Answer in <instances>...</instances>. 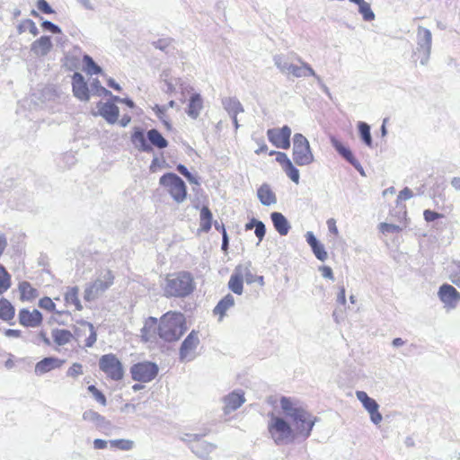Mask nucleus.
Wrapping results in <instances>:
<instances>
[{
    "mask_svg": "<svg viewBox=\"0 0 460 460\" xmlns=\"http://www.w3.org/2000/svg\"><path fill=\"white\" fill-rule=\"evenodd\" d=\"M279 402L285 416L289 418L294 425L296 437L309 438L318 418L313 416L297 402H294L289 397L282 396Z\"/></svg>",
    "mask_w": 460,
    "mask_h": 460,
    "instance_id": "1",
    "label": "nucleus"
},
{
    "mask_svg": "<svg viewBox=\"0 0 460 460\" xmlns=\"http://www.w3.org/2000/svg\"><path fill=\"white\" fill-rule=\"evenodd\" d=\"M186 321L183 314L169 311L163 314L158 324V336L167 342L176 341L186 332Z\"/></svg>",
    "mask_w": 460,
    "mask_h": 460,
    "instance_id": "2",
    "label": "nucleus"
},
{
    "mask_svg": "<svg viewBox=\"0 0 460 460\" xmlns=\"http://www.w3.org/2000/svg\"><path fill=\"white\" fill-rule=\"evenodd\" d=\"M195 289L194 279L189 271L169 275L164 288L166 297H186Z\"/></svg>",
    "mask_w": 460,
    "mask_h": 460,
    "instance_id": "3",
    "label": "nucleus"
},
{
    "mask_svg": "<svg viewBox=\"0 0 460 460\" xmlns=\"http://www.w3.org/2000/svg\"><path fill=\"white\" fill-rule=\"evenodd\" d=\"M131 142L135 148L145 153H153L154 146L158 149H164L168 146V141L156 128H151L145 134L143 128L135 127L131 135Z\"/></svg>",
    "mask_w": 460,
    "mask_h": 460,
    "instance_id": "4",
    "label": "nucleus"
},
{
    "mask_svg": "<svg viewBox=\"0 0 460 460\" xmlns=\"http://www.w3.org/2000/svg\"><path fill=\"white\" fill-rule=\"evenodd\" d=\"M268 431L277 446L288 445L296 438L290 423L284 418L276 416L273 413L270 414Z\"/></svg>",
    "mask_w": 460,
    "mask_h": 460,
    "instance_id": "5",
    "label": "nucleus"
},
{
    "mask_svg": "<svg viewBox=\"0 0 460 460\" xmlns=\"http://www.w3.org/2000/svg\"><path fill=\"white\" fill-rule=\"evenodd\" d=\"M114 274L111 270H102L98 278L86 285L84 294V300L91 302L97 299L114 283Z\"/></svg>",
    "mask_w": 460,
    "mask_h": 460,
    "instance_id": "6",
    "label": "nucleus"
},
{
    "mask_svg": "<svg viewBox=\"0 0 460 460\" xmlns=\"http://www.w3.org/2000/svg\"><path fill=\"white\" fill-rule=\"evenodd\" d=\"M159 184L164 186L172 199L182 203L187 198V186L184 181L174 172H166L159 179Z\"/></svg>",
    "mask_w": 460,
    "mask_h": 460,
    "instance_id": "7",
    "label": "nucleus"
},
{
    "mask_svg": "<svg viewBox=\"0 0 460 460\" xmlns=\"http://www.w3.org/2000/svg\"><path fill=\"white\" fill-rule=\"evenodd\" d=\"M292 155L298 166L309 165L314 160L308 140L300 133L294 135Z\"/></svg>",
    "mask_w": 460,
    "mask_h": 460,
    "instance_id": "8",
    "label": "nucleus"
},
{
    "mask_svg": "<svg viewBox=\"0 0 460 460\" xmlns=\"http://www.w3.org/2000/svg\"><path fill=\"white\" fill-rule=\"evenodd\" d=\"M99 368L113 381H119L124 376L123 365L117 356L112 353L102 355L100 358Z\"/></svg>",
    "mask_w": 460,
    "mask_h": 460,
    "instance_id": "9",
    "label": "nucleus"
},
{
    "mask_svg": "<svg viewBox=\"0 0 460 460\" xmlns=\"http://www.w3.org/2000/svg\"><path fill=\"white\" fill-rule=\"evenodd\" d=\"M158 371V366L150 361L138 362L130 367L132 379L141 383H147L155 379Z\"/></svg>",
    "mask_w": 460,
    "mask_h": 460,
    "instance_id": "10",
    "label": "nucleus"
},
{
    "mask_svg": "<svg viewBox=\"0 0 460 460\" xmlns=\"http://www.w3.org/2000/svg\"><path fill=\"white\" fill-rule=\"evenodd\" d=\"M417 38H418L417 50H416L415 54L422 53V56L420 57V63L422 66H425L428 64V61H429V56H430V51H431V42H432L431 31L427 28L419 26Z\"/></svg>",
    "mask_w": 460,
    "mask_h": 460,
    "instance_id": "11",
    "label": "nucleus"
},
{
    "mask_svg": "<svg viewBox=\"0 0 460 460\" xmlns=\"http://www.w3.org/2000/svg\"><path fill=\"white\" fill-rule=\"evenodd\" d=\"M199 344V332L192 330L183 340L180 347L179 359L181 362L191 361L195 358V349Z\"/></svg>",
    "mask_w": 460,
    "mask_h": 460,
    "instance_id": "12",
    "label": "nucleus"
},
{
    "mask_svg": "<svg viewBox=\"0 0 460 460\" xmlns=\"http://www.w3.org/2000/svg\"><path fill=\"white\" fill-rule=\"evenodd\" d=\"M187 437L191 438L190 440V449L201 459L208 460L209 455L217 448L215 444L202 440L203 435L188 434Z\"/></svg>",
    "mask_w": 460,
    "mask_h": 460,
    "instance_id": "13",
    "label": "nucleus"
},
{
    "mask_svg": "<svg viewBox=\"0 0 460 460\" xmlns=\"http://www.w3.org/2000/svg\"><path fill=\"white\" fill-rule=\"evenodd\" d=\"M356 396L366 411L369 413L371 421L374 424L378 425L382 421L383 417L379 412V404L376 401L369 397L364 391H357Z\"/></svg>",
    "mask_w": 460,
    "mask_h": 460,
    "instance_id": "14",
    "label": "nucleus"
},
{
    "mask_svg": "<svg viewBox=\"0 0 460 460\" xmlns=\"http://www.w3.org/2000/svg\"><path fill=\"white\" fill-rule=\"evenodd\" d=\"M83 420L93 423L95 428L105 435H111L114 428L110 420L93 410L84 411Z\"/></svg>",
    "mask_w": 460,
    "mask_h": 460,
    "instance_id": "15",
    "label": "nucleus"
},
{
    "mask_svg": "<svg viewBox=\"0 0 460 460\" xmlns=\"http://www.w3.org/2000/svg\"><path fill=\"white\" fill-rule=\"evenodd\" d=\"M267 135L269 140L276 147L288 149L290 146L291 129L288 126H284L280 129H268Z\"/></svg>",
    "mask_w": 460,
    "mask_h": 460,
    "instance_id": "16",
    "label": "nucleus"
},
{
    "mask_svg": "<svg viewBox=\"0 0 460 460\" xmlns=\"http://www.w3.org/2000/svg\"><path fill=\"white\" fill-rule=\"evenodd\" d=\"M438 295L447 308H456L460 301V293L449 284H443L439 288Z\"/></svg>",
    "mask_w": 460,
    "mask_h": 460,
    "instance_id": "17",
    "label": "nucleus"
},
{
    "mask_svg": "<svg viewBox=\"0 0 460 460\" xmlns=\"http://www.w3.org/2000/svg\"><path fill=\"white\" fill-rule=\"evenodd\" d=\"M42 314L37 309H33L31 312L26 308H22L19 311V323L24 327H38L42 323Z\"/></svg>",
    "mask_w": 460,
    "mask_h": 460,
    "instance_id": "18",
    "label": "nucleus"
},
{
    "mask_svg": "<svg viewBox=\"0 0 460 460\" xmlns=\"http://www.w3.org/2000/svg\"><path fill=\"white\" fill-rule=\"evenodd\" d=\"M158 320L155 317L149 316L146 319L144 326L140 330L141 341L144 342H153L158 335Z\"/></svg>",
    "mask_w": 460,
    "mask_h": 460,
    "instance_id": "19",
    "label": "nucleus"
},
{
    "mask_svg": "<svg viewBox=\"0 0 460 460\" xmlns=\"http://www.w3.org/2000/svg\"><path fill=\"white\" fill-rule=\"evenodd\" d=\"M72 86L73 93L75 97L82 101H86L89 99V88L84 80L83 75L79 72H75L72 76Z\"/></svg>",
    "mask_w": 460,
    "mask_h": 460,
    "instance_id": "20",
    "label": "nucleus"
},
{
    "mask_svg": "<svg viewBox=\"0 0 460 460\" xmlns=\"http://www.w3.org/2000/svg\"><path fill=\"white\" fill-rule=\"evenodd\" d=\"M305 240L314 256L321 261H325L328 258L327 252L323 244L316 238L313 232L308 231L305 234Z\"/></svg>",
    "mask_w": 460,
    "mask_h": 460,
    "instance_id": "21",
    "label": "nucleus"
},
{
    "mask_svg": "<svg viewBox=\"0 0 460 460\" xmlns=\"http://www.w3.org/2000/svg\"><path fill=\"white\" fill-rule=\"evenodd\" d=\"M245 402L243 393L232 392L224 397V412L229 414L237 410Z\"/></svg>",
    "mask_w": 460,
    "mask_h": 460,
    "instance_id": "22",
    "label": "nucleus"
},
{
    "mask_svg": "<svg viewBox=\"0 0 460 460\" xmlns=\"http://www.w3.org/2000/svg\"><path fill=\"white\" fill-rule=\"evenodd\" d=\"M53 44L50 36H41L31 45V51L36 56H47L52 49Z\"/></svg>",
    "mask_w": 460,
    "mask_h": 460,
    "instance_id": "23",
    "label": "nucleus"
},
{
    "mask_svg": "<svg viewBox=\"0 0 460 460\" xmlns=\"http://www.w3.org/2000/svg\"><path fill=\"white\" fill-rule=\"evenodd\" d=\"M63 362V360L55 357L44 358L36 364L35 373L36 375H43L51 371L52 369L60 367Z\"/></svg>",
    "mask_w": 460,
    "mask_h": 460,
    "instance_id": "24",
    "label": "nucleus"
},
{
    "mask_svg": "<svg viewBox=\"0 0 460 460\" xmlns=\"http://www.w3.org/2000/svg\"><path fill=\"white\" fill-rule=\"evenodd\" d=\"M297 60L301 63L302 66H297L292 64L288 75H292L295 77L314 76L319 83L322 82L321 78L315 74L314 70L308 63L304 62L300 58H298Z\"/></svg>",
    "mask_w": 460,
    "mask_h": 460,
    "instance_id": "25",
    "label": "nucleus"
},
{
    "mask_svg": "<svg viewBox=\"0 0 460 460\" xmlns=\"http://www.w3.org/2000/svg\"><path fill=\"white\" fill-rule=\"evenodd\" d=\"M270 218L274 228L280 235H287L290 229V224L280 212H272Z\"/></svg>",
    "mask_w": 460,
    "mask_h": 460,
    "instance_id": "26",
    "label": "nucleus"
},
{
    "mask_svg": "<svg viewBox=\"0 0 460 460\" xmlns=\"http://www.w3.org/2000/svg\"><path fill=\"white\" fill-rule=\"evenodd\" d=\"M257 197L263 206H270L277 202L275 193L267 183H263L257 190Z\"/></svg>",
    "mask_w": 460,
    "mask_h": 460,
    "instance_id": "27",
    "label": "nucleus"
},
{
    "mask_svg": "<svg viewBox=\"0 0 460 460\" xmlns=\"http://www.w3.org/2000/svg\"><path fill=\"white\" fill-rule=\"evenodd\" d=\"M224 109L229 115H238L243 112V107L236 97H225L222 99Z\"/></svg>",
    "mask_w": 460,
    "mask_h": 460,
    "instance_id": "28",
    "label": "nucleus"
},
{
    "mask_svg": "<svg viewBox=\"0 0 460 460\" xmlns=\"http://www.w3.org/2000/svg\"><path fill=\"white\" fill-rule=\"evenodd\" d=\"M234 305V297L231 294L225 296L213 309L216 315L220 316V320L226 315V311Z\"/></svg>",
    "mask_w": 460,
    "mask_h": 460,
    "instance_id": "29",
    "label": "nucleus"
},
{
    "mask_svg": "<svg viewBox=\"0 0 460 460\" xmlns=\"http://www.w3.org/2000/svg\"><path fill=\"white\" fill-rule=\"evenodd\" d=\"M331 144L332 147L336 150V152L344 158L348 163L351 164L355 157L351 152V150L345 146L340 140H338L335 137L332 136L330 137Z\"/></svg>",
    "mask_w": 460,
    "mask_h": 460,
    "instance_id": "30",
    "label": "nucleus"
},
{
    "mask_svg": "<svg viewBox=\"0 0 460 460\" xmlns=\"http://www.w3.org/2000/svg\"><path fill=\"white\" fill-rule=\"evenodd\" d=\"M239 269L240 267L235 269L228 281V288L236 295H242L243 291V276L238 272Z\"/></svg>",
    "mask_w": 460,
    "mask_h": 460,
    "instance_id": "31",
    "label": "nucleus"
},
{
    "mask_svg": "<svg viewBox=\"0 0 460 460\" xmlns=\"http://www.w3.org/2000/svg\"><path fill=\"white\" fill-rule=\"evenodd\" d=\"M349 2L358 5V13L362 15L364 21L371 22L375 20V13L372 11L370 4L365 0H349Z\"/></svg>",
    "mask_w": 460,
    "mask_h": 460,
    "instance_id": "32",
    "label": "nucleus"
},
{
    "mask_svg": "<svg viewBox=\"0 0 460 460\" xmlns=\"http://www.w3.org/2000/svg\"><path fill=\"white\" fill-rule=\"evenodd\" d=\"M203 107V100L199 93H193L187 106L188 115H199Z\"/></svg>",
    "mask_w": 460,
    "mask_h": 460,
    "instance_id": "33",
    "label": "nucleus"
},
{
    "mask_svg": "<svg viewBox=\"0 0 460 460\" xmlns=\"http://www.w3.org/2000/svg\"><path fill=\"white\" fill-rule=\"evenodd\" d=\"M84 71L88 75H99L102 73V68L88 54L83 56Z\"/></svg>",
    "mask_w": 460,
    "mask_h": 460,
    "instance_id": "34",
    "label": "nucleus"
},
{
    "mask_svg": "<svg viewBox=\"0 0 460 460\" xmlns=\"http://www.w3.org/2000/svg\"><path fill=\"white\" fill-rule=\"evenodd\" d=\"M52 337L56 344L63 346L70 342L73 335L68 330L54 329L52 330Z\"/></svg>",
    "mask_w": 460,
    "mask_h": 460,
    "instance_id": "35",
    "label": "nucleus"
},
{
    "mask_svg": "<svg viewBox=\"0 0 460 460\" xmlns=\"http://www.w3.org/2000/svg\"><path fill=\"white\" fill-rule=\"evenodd\" d=\"M15 309L12 304L6 299L0 300V319L5 322L13 320Z\"/></svg>",
    "mask_w": 460,
    "mask_h": 460,
    "instance_id": "36",
    "label": "nucleus"
},
{
    "mask_svg": "<svg viewBox=\"0 0 460 460\" xmlns=\"http://www.w3.org/2000/svg\"><path fill=\"white\" fill-rule=\"evenodd\" d=\"M212 212L207 206H203L200 209V228L203 232L208 233L212 226Z\"/></svg>",
    "mask_w": 460,
    "mask_h": 460,
    "instance_id": "37",
    "label": "nucleus"
},
{
    "mask_svg": "<svg viewBox=\"0 0 460 460\" xmlns=\"http://www.w3.org/2000/svg\"><path fill=\"white\" fill-rule=\"evenodd\" d=\"M75 53L68 54L65 57L64 66L69 71H75L79 68L80 59L78 54L80 49L78 48L74 50Z\"/></svg>",
    "mask_w": 460,
    "mask_h": 460,
    "instance_id": "38",
    "label": "nucleus"
},
{
    "mask_svg": "<svg viewBox=\"0 0 460 460\" xmlns=\"http://www.w3.org/2000/svg\"><path fill=\"white\" fill-rule=\"evenodd\" d=\"M19 290L22 300L30 301L37 296V290L27 281H23L19 284Z\"/></svg>",
    "mask_w": 460,
    "mask_h": 460,
    "instance_id": "39",
    "label": "nucleus"
},
{
    "mask_svg": "<svg viewBox=\"0 0 460 460\" xmlns=\"http://www.w3.org/2000/svg\"><path fill=\"white\" fill-rule=\"evenodd\" d=\"M358 133L363 143L371 147L373 144L372 136L370 133V126L363 121L358 124Z\"/></svg>",
    "mask_w": 460,
    "mask_h": 460,
    "instance_id": "40",
    "label": "nucleus"
},
{
    "mask_svg": "<svg viewBox=\"0 0 460 460\" xmlns=\"http://www.w3.org/2000/svg\"><path fill=\"white\" fill-rule=\"evenodd\" d=\"M117 101L111 98V101H108L103 104L101 108L99 114L93 112V115H119V109L116 105Z\"/></svg>",
    "mask_w": 460,
    "mask_h": 460,
    "instance_id": "41",
    "label": "nucleus"
},
{
    "mask_svg": "<svg viewBox=\"0 0 460 460\" xmlns=\"http://www.w3.org/2000/svg\"><path fill=\"white\" fill-rule=\"evenodd\" d=\"M27 30L33 36H37L40 33L35 22L31 19H25L22 21L17 26V31L19 34L25 32Z\"/></svg>",
    "mask_w": 460,
    "mask_h": 460,
    "instance_id": "42",
    "label": "nucleus"
},
{
    "mask_svg": "<svg viewBox=\"0 0 460 460\" xmlns=\"http://www.w3.org/2000/svg\"><path fill=\"white\" fill-rule=\"evenodd\" d=\"M11 286V276L5 268L0 264V294L6 291Z\"/></svg>",
    "mask_w": 460,
    "mask_h": 460,
    "instance_id": "43",
    "label": "nucleus"
},
{
    "mask_svg": "<svg viewBox=\"0 0 460 460\" xmlns=\"http://www.w3.org/2000/svg\"><path fill=\"white\" fill-rule=\"evenodd\" d=\"M275 66L283 73L288 74L290 71L292 64L288 63V60L282 55H276L273 58Z\"/></svg>",
    "mask_w": 460,
    "mask_h": 460,
    "instance_id": "44",
    "label": "nucleus"
},
{
    "mask_svg": "<svg viewBox=\"0 0 460 460\" xmlns=\"http://www.w3.org/2000/svg\"><path fill=\"white\" fill-rule=\"evenodd\" d=\"M91 92L93 93V94H96L98 96L104 95V96H110L111 98L112 96L111 92L107 90L106 88H104L101 84V82L98 79L93 80V82L91 84Z\"/></svg>",
    "mask_w": 460,
    "mask_h": 460,
    "instance_id": "45",
    "label": "nucleus"
},
{
    "mask_svg": "<svg viewBox=\"0 0 460 460\" xmlns=\"http://www.w3.org/2000/svg\"><path fill=\"white\" fill-rule=\"evenodd\" d=\"M110 444L113 447L125 451L131 450L134 447V441L130 439H113L110 441Z\"/></svg>",
    "mask_w": 460,
    "mask_h": 460,
    "instance_id": "46",
    "label": "nucleus"
},
{
    "mask_svg": "<svg viewBox=\"0 0 460 460\" xmlns=\"http://www.w3.org/2000/svg\"><path fill=\"white\" fill-rule=\"evenodd\" d=\"M283 171L287 174V176L295 183H299L300 174L298 169L291 162L288 164Z\"/></svg>",
    "mask_w": 460,
    "mask_h": 460,
    "instance_id": "47",
    "label": "nucleus"
},
{
    "mask_svg": "<svg viewBox=\"0 0 460 460\" xmlns=\"http://www.w3.org/2000/svg\"><path fill=\"white\" fill-rule=\"evenodd\" d=\"M87 390L92 394V395L94 397V399L99 403H101L102 406H105L107 404L106 396L95 385H89Z\"/></svg>",
    "mask_w": 460,
    "mask_h": 460,
    "instance_id": "48",
    "label": "nucleus"
},
{
    "mask_svg": "<svg viewBox=\"0 0 460 460\" xmlns=\"http://www.w3.org/2000/svg\"><path fill=\"white\" fill-rule=\"evenodd\" d=\"M83 324L86 325L89 328V331H90V335L85 340V347L91 348V347L93 346V344L96 342V340H97L96 331L94 329V326L91 323L83 322Z\"/></svg>",
    "mask_w": 460,
    "mask_h": 460,
    "instance_id": "49",
    "label": "nucleus"
},
{
    "mask_svg": "<svg viewBox=\"0 0 460 460\" xmlns=\"http://www.w3.org/2000/svg\"><path fill=\"white\" fill-rule=\"evenodd\" d=\"M41 27L44 31H49L53 34L62 33V30L58 25H57L54 22L48 21V20H44V19L42 20Z\"/></svg>",
    "mask_w": 460,
    "mask_h": 460,
    "instance_id": "50",
    "label": "nucleus"
},
{
    "mask_svg": "<svg viewBox=\"0 0 460 460\" xmlns=\"http://www.w3.org/2000/svg\"><path fill=\"white\" fill-rule=\"evenodd\" d=\"M79 288L77 286L68 288L67 291L65 294V300L66 303H74L78 298Z\"/></svg>",
    "mask_w": 460,
    "mask_h": 460,
    "instance_id": "51",
    "label": "nucleus"
},
{
    "mask_svg": "<svg viewBox=\"0 0 460 460\" xmlns=\"http://www.w3.org/2000/svg\"><path fill=\"white\" fill-rule=\"evenodd\" d=\"M104 119L111 125L119 123L121 127L125 128L129 124L131 117H121L120 119H119V117H104Z\"/></svg>",
    "mask_w": 460,
    "mask_h": 460,
    "instance_id": "52",
    "label": "nucleus"
},
{
    "mask_svg": "<svg viewBox=\"0 0 460 460\" xmlns=\"http://www.w3.org/2000/svg\"><path fill=\"white\" fill-rule=\"evenodd\" d=\"M379 229L383 234L398 233L402 230L399 226L388 223H381Z\"/></svg>",
    "mask_w": 460,
    "mask_h": 460,
    "instance_id": "53",
    "label": "nucleus"
},
{
    "mask_svg": "<svg viewBox=\"0 0 460 460\" xmlns=\"http://www.w3.org/2000/svg\"><path fill=\"white\" fill-rule=\"evenodd\" d=\"M39 306L42 309L48 310V311H55L56 305L55 303L49 298V296H44L40 299L39 301Z\"/></svg>",
    "mask_w": 460,
    "mask_h": 460,
    "instance_id": "54",
    "label": "nucleus"
},
{
    "mask_svg": "<svg viewBox=\"0 0 460 460\" xmlns=\"http://www.w3.org/2000/svg\"><path fill=\"white\" fill-rule=\"evenodd\" d=\"M254 234L258 238L257 245L263 240L266 234V226L262 221H260L258 225L254 227Z\"/></svg>",
    "mask_w": 460,
    "mask_h": 460,
    "instance_id": "55",
    "label": "nucleus"
},
{
    "mask_svg": "<svg viewBox=\"0 0 460 460\" xmlns=\"http://www.w3.org/2000/svg\"><path fill=\"white\" fill-rule=\"evenodd\" d=\"M37 8L45 14L54 13V9L50 6L47 0H38Z\"/></svg>",
    "mask_w": 460,
    "mask_h": 460,
    "instance_id": "56",
    "label": "nucleus"
},
{
    "mask_svg": "<svg viewBox=\"0 0 460 460\" xmlns=\"http://www.w3.org/2000/svg\"><path fill=\"white\" fill-rule=\"evenodd\" d=\"M180 82V78H173L172 80H170L169 82L164 84L163 90L166 93L171 94L175 91L176 85H178Z\"/></svg>",
    "mask_w": 460,
    "mask_h": 460,
    "instance_id": "57",
    "label": "nucleus"
},
{
    "mask_svg": "<svg viewBox=\"0 0 460 460\" xmlns=\"http://www.w3.org/2000/svg\"><path fill=\"white\" fill-rule=\"evenodd\" d=\"M423 217H424V219L427 222H433V221H435L438 218L443 217L444 216L442 214H440V213L436 212V211H433V210H430V209H426L423 212Z\"/></svg>",
    "mask_w": 460,
    "mask_h": 460,
    "instance_id": "58",
    "label": "nucleus"
},
{
    "mask_svg": "<svg viewBox=\"0 0 460 460\" xmlns=\"http://www.w3.org/2000/svg\"><path fill=\"white\" fill-rule=\"evenodd\" d=\"M276 161L281 165L282 169H284L288 164H289L292 162L288 158L287 154L283 152L276 153Z\"/></svg>",
    "mask_w": 460,
    "mask_h": 460,
    "instance_id": "59",
    "label": "nucleus"
},
{
    "mask_svg": "<svg viewBox=\"0 0 460 460\" xmlns=\"http://www.w3.org/2000/svg\"><path fill=\"white\" fill-rule=\"evenodd\" d=\"M82 365L79 363H74L67 370V376H78L79 375L83 374L82 370Z\"/></svg>",
    "mask_w": 460,
    "mask_h": 460,
    "instance_id": "60",
    "label": "nucleus"
},
{
    "mask_svg": "<svg viewBox=\"0 0 460 460\" xmlns=\"http://www.w3.org/2000/svg\"><path fill=\"white\" fill-rule=\"evenodd\" d=\"M174 104L175 102L171 100L167 105L155 104L153 107V111L155 112L156 115H164L167 111V106L173 107Z\"/></svg>",
    "mask_w": 460,
    "mask_h": 460,
    "instance_id": "61",
    "label": "nucleus"
},
{
    "mask_svg": "<svg viewBox=\"0 0 460 460\" xmlns=\"http://www.w3.org/2000/svg\"><path fill=\"white\" fill-rule=\"evenodd\" d=\"M412 196H413V194H412L411 190L409 189L408 187H405L399 192L397 199L408 200V199H411Z\"/></svg>",
    "mask_w": 460,
    "mask_h": 460,
    "instance_id": "62",
    "label": "nucleus"
},
{
    "mask_svg": "<svg viewBox=\"0 0 460 460\" xmlns=\"http://www.w3.org/2000/svg\"><path fill=\"white\" fill-rule=\"evenodd\" d=\"M452 283L460 288V263L456 265V270L450 275Z\"/></svg>",
    "mask_w": 460,
    "mask_h": 460,
    "instance_id": "63",
    "label": "nucleus"
},
{
    "mask_svg": "<svg viewBox=\"0 0 460 460\" xmlns=\"http://www.w3.org/2000/svg\"><path fill=\"white\" fill-rule=\"evenodd\" d=\"M320 270L322 271V275H323V278L329 279H332V280L334 279L333 272H332V270L331 267H329V266H323V267L320 268Z\"/></svg>",
    "mask_w": 460,
    "mask_h": 460,
    "instance_id": "64",
    "label": "nucleus"
}]
</instances>
